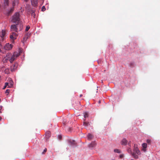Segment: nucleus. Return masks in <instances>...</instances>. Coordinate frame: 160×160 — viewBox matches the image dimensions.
<instances>
[{
	"instance_id": "nucleus-1",
	"label": "nucleus",
	"mask_w": 160,
	"mask_h": 160,
	"mask_svg": "<svg viewBox=\"0 0 160 160\" xmlns=\"http://www.w3.org/2000/svg\"><path fill=\"white\" fill-rule=\"evenodd\" d=\"M19 14L18 12H16L12 16V22L13 23H18L19 22Z\"/></svg>"
},
{
	"instance_id": "nucleus-2",
	"label": "nucleus",
	"mask_w": 160,
	"mask_h": 160,
	"mask_svg": "<svg viewBox=\"0 0 160 160\" xmlns=\"http://www.w3.org/2000/svg\"><path fill=\"white\" fill-rule=\"evenodd\" d=\"M20 53H18L17 52H14L12 55V57L10 59V62L11 63H12L14 60L16 59L17 58L20 56Z\"/></svg>"
},
{
	"instance_id": "nucleus-3",
	"label": "nucleus",
	"mask_w": 160,
	"mask_h": 160,
	"mask_svg": "<svg viewBox=\"0 0 160 160\" xmlns=\"http://www.w3.org/2000/svg\"><path fill=\"white\" fill-rule=\"evenodd\" d=\"M12 57V53H8L7 54V56L4 57L3 60L4 63L7 62L8 61H10V59Z\"/></svg>"
},
{
	"instance_id": "nucleus-4",
	"label": "nucleus",
	"mask_w": 160,
	"mask_h": 160,
	"mask_svg": "<svg viewBox=\"0 0 160 160\" xmlns=\"http://www.w3.org/2000/svg\"><path fill=\"white\" fill-rule=\"evenodd\" d=\"M18 66V63L15 62L10 67V70L11 72H14L17 69Z\"/></svg>"
},
{
	"instance_id": "nucleus-5",
	"label": "nucleus",
	"mask_w": 160,
	"mask_h": 160,
	"mask_svg": "<svg viewBox=\"0 0 160 160\" xmlns=\"http://www.w3.org/2000/svg\"><path fill=\"white\" fill-rule=\"evenodd\" d=\"M138 145L137 144H135L134 146L133 152H135L138 155L140 154V152L138 148Z\"/></svg>"
},
{
	"instance_id": "nucleus-6",
	"label": "nucleus",
	"mask_w": 160,
	"mask_h": 160,
	"mask_svg": "<svg viewBox=\"0 0 160 160\" xmlns=\"http://www.w3.org/2000/svg\"><path fill=\"white\" fill-rule=\"evenodd\" d=\"M12 46L11 44L7 43L4 47V49L7 50H9L12 49Z\"/></svg>"
},
{
	"instance_id": "nucleus-7",
	"label": "nucleus",
	"mask_w": 160,
	"mask_h": 160,
	"mask_svg": "<svg viewBox=\"0 0 160 160\" xmlns=\"http://www.w3.org/2000/svg\"><path fill=\"white\" fill-rule=\"evenodd\" d=\"M18 34L15 32H12V34L10 35V38L12 40H14L16 39Z\"/></svg>"
},
{
	"instance_id": "nucleus-8",
	"label": "nucleus",
	"mask_w": 160,
	"mask_h": 160,
	"mask_svg": "<svg viewBox=\"0 0 160 160\" xmlns=\"http://www.w3.org/2000/svg\"><path fill=\"white\" fill-rule=\"evenodd\" d=\"M6 32L5 30H2L0 33V37L2 38V40L4 39V37L5 36Z\"/></svg>"
},
{
	"instance_id": "nucleus-9",
	"label": "nucleus",
	"mask_w": 160,
	"mask_h": 160,
	"mask_svg": "<svg viewBox=\"0 0 160 160\" xmlns=\"http://www.w3.org/2000/svg\"><path fill=\"white\" fill-rule=\"evenodd\" d=\"M11 29L12 31H14L16 32H18V29L17 28L16 25H12L11 27Z\"/></svg>"
},
{
	"instance_id": "nucleus-10",
	"label": "nucleus",
	"mask_w": 160,
	"mask_h": 160,
	"mask_svg": "<svg viewBox=\"0 0 160 160\" xmlns=\"http://www.w3.org/2000/svg\"><path fill=\"white\" fill-rule=\"evenodd\" d=\"M17 28L18 29V32L22 30L23 28V25L21 23L18 22L16 24Z\"/></svg>"
},
{
	"instance_id": "nucleus-11",
	"label": "nucleus",
	"mask_w": 160,
	"mask_h": 160,
	"mask_svg": "<svg viewBox=\"0 0 160 160\" xmlns=\"http://www.w3.org/2000/svg\"><path fill=\"white\" fill-rule=\"evenodd\" d=\"M96 143L95 142H92L88 145V147L89 148H92L96 146Z\"/></svg>"
},
{
	"instance_id": "nucleus-12",
	"label": "nucleus",
	"mask_w": 160,
	"mask_h": 160,
	"mask_svg": "<svg viewBox=\"0 0 160 160\" xmlns=\"http://www.w3.org/2000/svg\"><path fill=\"white\" fill-rule=\"evenodd\" d=\"M128 141L126 138H123L121 141V144L122 145H126L127 144Z\"/></svg>"
},
{
	"instance_id": "nucleus-13",
	"label": "nucleus",
	"mask_w": 160,
	"mask_h": 160,
	"mask_svg": "<svg viewBox=\"0 0 160 160\" xmlns=\"http://www.w3.org/2000/svg\"><path fill=\"white\" fill-rule=\"evenodd\" d=\"M51 136V132L50 131H47L45 133L46 138L47 139L49 138Z\"/></svg>"
},
{
	"instance_id": "nucleus-14",
	"label": "nucleus",
	"mask_w": 160,
	"mask_h": 160,
	"mask_svg": "<svg viewBox=\"0 0 160 160\" xmlns=\"http://www.w3.org/2000/svg\"><path fill=\"white\" fill-rule=\"evenodd\" d=\"M31 3L32 5L35 7L37 5L38 2L36 0H31Z\"/></svg>"
},
{
	"instance_id": "nucleus-15",
	"label": "nucleus",
	"mask_w": 160,
	"mask_h": 160,
	"mask_svg": "<svg viewBox=\"0 0 160 160\" xmlns=\"http://www.w3.org/2000/svg\"><path fill=\"white\" fill-rule=\"evenodd\" d=\"M131 155L135 159H137L138 158V155L135 152H133V153L131 154Z\"/></svg>"
},
{
	"instance_id": "nucleus-16",
	"label": "nucleus",
	"mask_w": 160,
	"mask_h": 160,
	"mask_svg": "<svg viewBox=\"0 0 160 160\" xmlns=\"http://www.w3.org/2000/svg\"><path fill=\"white\" fill-rule=\"evenodd\" d=\"M9 3L8 0H4V5L5 6H8Z\"/></svg>"
},
{
	"instance_id": "nucleus-17",
	"label": "nucleus",
	"mask_w": 160,
	"mask_h": 160,
	"mask_svg": "<svg viewBox=\"0 0 160 160\" xmlns=\"http://www.w3.org/2000/svg\"><path fill=\"white\" fill-rule=\"evenodd\" d=\"M87 137H88V139H89V140H92V138H93V136L92 134H90V133H89L88 134V135H87Z\"/></svg>"
},
{
	"instance_id": "nucleus-18",
	"label": "nucleus",
	"mask_w": 160,
	"mask_h": 160,
	"mask_svg": "<svg viewBox=\"0 0 160 160\" xmlns=\"http://www.w3.org/2000/svg\"><path fill=\"white\" fill-rule=\"evenodd\" d=\"M14 8H12L10 10H9L7 13V15L9 16L10 15L13 11Z\"/></svg>"
},
{
	"instance_id": "nucleus-19",
	"label": "nucleus",
	"mask_w": 160,
	"mask_h": 160,
	"mask_svg": "<svg viewBox=\"0 0 160 160\" xmlns=\"http://www.w3.org/2000/svg\"><path fill=\"white\" fill-rule=\"evenodd\" d=\"M11 82H12V81H11V82H10L11 83L10 84H9V83L8 82H6L5 84V85H6V86H8V88H11L13 86V84H12L11 83Z\"/></svg>"
},
{
	"instance_id": "nucleus-20",
	"label": "nucleus",
	"mask_w": 160,
	"mask_h": 160,
	"mask_svg": "<svg viewBox=\"0 0 160 160\" xmlns=\"http://www.w3.org/2000/svg\"><path fill=\"white\" fill-rule=\"evenodd\" d=\"M69 142L70 144L72 145H75L76 144V142L74 140H70Z\"/></svg>"
},
{
	"instance_id": "nucleus-21",
	"label": "nucleus",
	"mask_w": 160,
	"mask_h": 160,
	"mask_svg": "<svg viewBox=\"0 0 160 160\" xmlns=\"http://www.w3.org/2000/svg\"><path fill=\"white\" fill-rule=\"evenodd\" d=\"M135 65V63L134 62H131L130 63L129 66L131 68H133Z\"/></svg>"
},
{
	"instance_id": "nucleus-22",
	"label": "nucleus",
	"mask_w": 160,
	"mask_h": 160,
	"mask_svg": "<svg viewBox=\"0 0 160 160\" xmlns=\"http://www.w3.org/2000/svg\"><path fill=\"white\" fill-rule=\"evenodd\" d=\"M90 124L88 122H83V125L85 127H87L88 126L90 125Z\"/></svg>"
},
{
	"instance_id": "nucleus-23",
	"label": "nucleus",
	"mask_w": 160,
	"mask_h": 160,
	"mask_svg": "<svg viewBox=\"0 0 160 160\" xmlns=\"http://www.w3.org/2000/svg\"><path fill=\"white\" fill-rule=\"evenodd\" d=\"M5 72L7 74H8L10 73V72L9 69V68H6L5 70Z\"/></svg>"
},
{
	"instance_id": "nucleus-24",
	"label": "nucleus",
	"mask_w": 160,
	"mask_h": 160,
	"mask_svg": "<svg viewBox=\"0 0 160 160\" xmlns=\"http://www.w3.org/2000/svg\"><path fill=\"white\" fill-rule=\"evenodd\" d=\"M127 151L128 152L132 154L133 152H132V149L130 148H128L127 149Z\"/></svg>"
},
{
	"instance_id": "nucleus-25",
	"label": "nucleus",
	"mask_w": 160,
	"mask_h": 160,
	"mask_svg": "<svg viewBox=\"0 0 160 160\" xmlns=\"http://www.w3.org/2000/svg\"><path fill=\"white\" fill-rule=\"evenodd\" d=\"M114 151L115 152L118 153H120L121 152V151L120 150L117 149H114Z\"/></svg>"
},
{
	"instance_id": "nucleus-26",
	"label": "nucleus",
	"mask_w": 160,
	"mask_h": 160,
	"mask_svg": "<svg viewBox=\"0 0 160 160\" xmlns=\"http://www.w3.org/2000/svg\"><path fill=\"white\" fill-rule=\"evenodd\" d=\"M31 15L34 18H35L36 15H35V13L34 12V11H32V13H31Z\"/></svg>"
},
{
	"instance_id": "nucleus-27",
	"label": "nucleus",
	"mask_w": 160,
	"mask_h": 160,
	"mask_svg": "<svg viewBox=\"0 0 160 160\" xmlns=\"http://www.w3.org/2000/svg\"><path fill=\"white\" fill-rule=\"evenodd\" d=\"M88 113L87 112L84 113V118H86L88 117Z\"/></svg>"
},
{
	"instance_id": "nucleus-28",
	"label": "nucleus",
	"mask_w": 160,
	"mask_h": 160,
	"mask_svg": "<svg viewBox=\"0 0 160 160\" xmlns=\"http://www.w3.org/2000/svg\"><path fill=\"white\" fill-rule=\"evenodd\" d=\"M147 144L146 143H143L142 144V147L145 149L147 147Z\"/></svg>"
},
{
	"instance_id": "nucleus-29",
	"label": "nucleus",
	"mask_w": 160,
	"mask_h": 160,
	"mask_svg": "<svg viewBox=\"0 0 160 160\" xmlns=\"http://www.w3.org/2000/svg\"><path fill=\"white\" fill-rule=\"evenodd\" d=\"M30 28V27L29 26H27L26 27V28L25 29V31H28L29 29Z\"/></svg>"
},
{
	"instance_id": "nucleus-30",
	"label": "nucleus",
	"mask_w": 160,
	"mask_h": 160,
	"mask_svg": "<svg viewBox=\"0 0 160 160\" xmlns=\"http://www.w3.org/2000/svg\"><path fill=\"white\" fill-rule=\"evenodd\" d=\"M46 8L44 6H42V11H44L45 10Z\"/></svg>"
},
{
	"instance_id": "nucleus-31",
	"label": "nucleus",
	"mask_w": 160,
	"mask_h": 160,
	"mask_svg": "<svg viewBox=\"0 0 160 160\" xmlns=\"http://www.w3.org/2000/svg\"><path fill=\"white\" fill-rule=\"evenodd\" d=\"M17 2H18V0H14V1H13V5L14 6V4H15V3Z\"/></svg>"
},
{
	"instance_id": "nucleus-32",
	"label": "nucleus",
	"mask_w": 160,
	"mask_h": 160,
	"mask_svg": "<svg viewBox=\"0 0 160 160\" xmlns=\"http://www.w3.org/2000/svg\"><path fill=\"white\" fill-rule=\"evenodd\" d=\"M124 156L123 154H121L119 156V158H122Z\"/></svg>"
},
{
	"instance_id": "nucleus-33",
	"label": "nucleus",
	"mask_w": 160,
	"mask_h": 160,
	"mask_svg": "<svg viewBox=\"0 0 160 160\" xmlns=\"http://www.w3.org/2000/svg\"><path fill=\"white\" fill-rule=\"evenodd\" d=\"M10 90L9 89H7L5 91V93L8 94L10 92Z\"/></svg>"
},
{
	"instance_id": "nucleus-34",
	"label": "nucleus",
	"mask_w": 160,
	"mask_h": 160,
	"mask_svg": "<svg viewBox=\"0 0 160 160\" xmlns=\"http://www.w3.org/2000/svg\"><path fill=\"white\" fill-rule=\"evenodd\" d=\"M151 140H149V139H148L147 141V142L148 143H151Z\"/></svg>"
},
{
	"instance_id": "nucleus-35",
	"label": "nucleus",
	"mask_w": 160,
	"mask_h": 160,
	"mask_svg": "<svg viewBox=\"0 0 160 160\" xmlns=\"http://www.w3.org/2000/svg\"><path fill=\"white\" fill-rule=\"evenodd\" d=\"M58 137L59 139H61L62 138V136L61 135H59Z\"/></svg>"
},
{
	"instance_id": "nucleus-36",
	"label": "nucleus",
	"mask_w": 160,
	"mask_h": 160,
	"mask_svg": "<svg viewBox=\"0 0 160 160\" xmlns=\"http://www.w3.org/2000/svg\"><path fill=\"white\" fill-rule=\"evenodd\" d=\"M17 52L18 53V52ZM18 53H20V54L21 53H22V50H21L20 49H19V52H18Z\"/></svg>"
},
{
	"instance_id": "nucleus-37",
	"label": "nucleus",
	"mask_w": 160,
	"mask_h": 160,
	"mask_svg": "<svg viewBox=\"0 0 160 160\" xmlns=\"http://www.w3.org/2000/svg\"><path fill=\"white\" fill-rule=\"evenodd\" d=\"M27 37H24L23 38V39H24V40L26 41V39H27Z\"/></svg>"
},
{
	"instance_id": "nucleus-38",
	"label": "nucleus",
	"mask_w": 160,
	"mask_h": 160,
	"mask_svg": "<svg viewBox=\"0 0 160 160\" xmlns=\"http://www.w3.org/2000/svg\"><path fill=\"white\" fill-rule=\"evenodd\" d=\"M2 109V106L0 107V113L1 112V109Z\"/></svg>"
},
{
	"instance_id": "nucleus-39",
	"label": "nucleus",
	"mask_w": 160,
	"mask_h": 160,
	"mask_svg": "<svg viewBox=\"0 0 160 160\" xmlns=\"http://www.w3.org/2000/svg\"><path fill=\"white\" fill-rule=\"evenodd\" d=\"M47 151V149L46 148H45V149H44V151H43V152H46Z\"/></svg>"
},
{
	"instance_id": "nucleus-40",
	"label": "nucleus",
	"mask_w": 160,
	"mask_h": 160,
	"mask_svg": "<svg viewBox=\"0 0 160 160\" xmlns=\"http://www.w3.org/2000/svg\"><path fill=\"white\" fill-rule=\"evenodd\" d=\"M6 87V85H5L4 86V88H3V89H5Z\"/></svg>"
},
{
	"instance_id": "nucleus-41",
	"label": "nucleus",
	"mask_w": 160,
	"mask_h": 160,
	"mask_svg": "<svg viewBox=\"0 0 160 160\" xmlns=\"http://www.w3.org/2000/svg\"><path fill=\"white\" fill-rule=\"evenodd\" d=\"M128 145H129V146H130V147L131 146V145H130V143H129H129H128Z\"/></svg>"
},
{
	"instance_id": "nucleus-42",
	"label": "nucleus",
	"mask_w": 160,
	"mask_h": 160,
	"mask_svg": "<svg viewBox=\"0 0 160 160\" xmlns=\"http://www.w3.org/2000/svg\"><path fill=\"white\" fill-rule=\"evenodd\" d=\"M82 96V94H80V97H81Z\"/></svg>"
},
{
	"instance_id": "nucleus-43",
	"label": "nucleus",
	"mask_w": 160,
	"mask_h": 160,
	"mask_svg": "<svg viewBox=\"0 0 160 160\" xmlns=\"http://www.w3.org/2000/svg\"><path fill=\"white\" fill-rule=\"evenodd\" d=\"M98 102L99 103H101V101H99V102Z\"/></svg>"
},
{
	"instance_id": "nucleus-44",
	"label": "nucleus",
	"mask_w": 160,
	"mask_h": 160,
	"mask_svg": "<svg viewBox=\"0 0 160 160\" xmlns=\"http://www.w3.org/2000/svg\"><path fill=\"white\" fill-rule=\"evenodd\" d=\"M26 2H27L28 0H24Z\"/></svg>"
},
{
	"instance_id": "nucleus-45",
	"label": "nucleus",
	"mask_w": 160,
	"mask_h": 160,
	"mask_svg": "<svg viewBox=\"0 0 160 160\" xmlns=\"http://www.w3.org/2000/svg\"><path fill=\"white\" fill-rule=\"evenodd\" d=\"M1 119H2V118L1 117H0V120H1Z\"/></svg>"
}]
</instances>
